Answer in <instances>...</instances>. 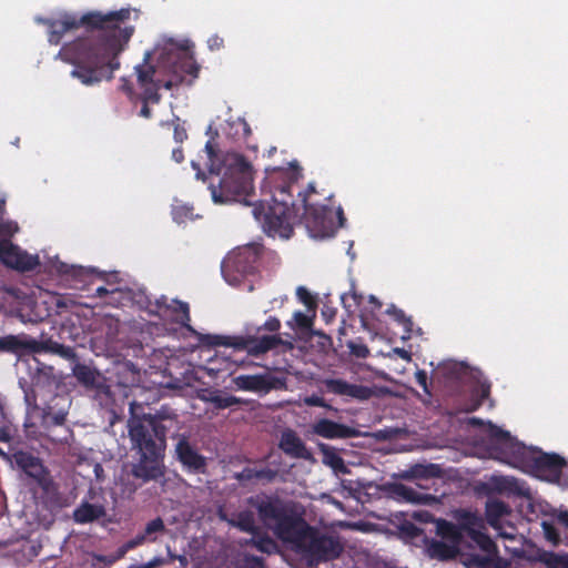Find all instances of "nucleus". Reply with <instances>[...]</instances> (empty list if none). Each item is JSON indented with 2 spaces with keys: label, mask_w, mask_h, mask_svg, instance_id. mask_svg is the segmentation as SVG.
I'll return each instance as SVG.
<instances>
[{
  "label": "nucleus",
  "mask_w": 568,
  "mask_h": 568,
  "mask_svg": "<svg viewBox=\"0 0 568 568\" xmlns=\"http://www.w3.org/2000/svg\"><path fill=\"white\" fill-rule=\"evenodd\" d=\"M205 151L210 173L220 178L216 186L211 183L214 202L253 205L252 213L267 235L290 239L300 220V209L293 200V191L301 176L300 168L296 164L267 168L260 186L261 199L253 200L250 162L239 153H225L220 158L211 141L206 142Z\"/></svg>",
  "instance_id": "obj_1"
},
{
  "label": "nucleus",
  "mask_w": 568,
  "mask_h": 568,
  "mask_svg": "<svg viewBox=\"0 0 568 568\" xmlns=\"http://www.w3.org/2000/svg\"><path fill=\"white\" fill-rule=\"evenodd\" d=\"M132 10L88 11L81 16L64 12L58 19H45L48 41L58 45L65 33L83 28L85 34L65 42L57 58L73 65L71 77L91 87L111 80L120 69V54L135 32L130 23Z\"/></svg>",
  "instance_id": "obj_2"
},
{
  "label": "nucleus",
  "mask_w": 568,
  "mask_h": 568,
  "mask_svg": "<svg viewBox=\"0 0 568 568\" xmlns=\"http://www.w3.org/2000/svg\"><path fill=\"white\" fill-rule=\"evenodd\" d=\"M141 94L152 104L161 101L160 89L172 90L197 78L200 67L187 50L172 39L154 51H145L142 63L134 68Z\"/></svg>",
  "instance_id": "obj_3"
},
{
  "label": "nucleus",
  "mask_w": 568,
  "mask_h": 568,
  "mask_svg": "<svg viewBox=\"0 0 568 568\" xmlns=\"http://www.w3.org/2000/svg\"><path fill=\"white\" fill-rule=\"evenodd\" d=\"M288 544L294 551L306 560L308 566H317L321 562L334 560L344 550L337 538L321 534L316 528L310 526L306 520L302 523Z\"/></svg>",
  "instance_id": "obj_4"
},
{
  "label": "nucleus",
  "mask_w": 568,
  "mask_h": 568,
  "mask_svg": "<svg viewBox=\"0 0 568 568\" xmlns=\"http://www.w3.org/2000/svg\"><path fill=\"white\" fill-rule=\"evenodd\" d=\"M253 506L256 508L261 521L286 544L305 520L292 505L278 497L265 496L257 499Z\"/></svg>",
  "instance_id": "obj_5"
},
{
  "label": "nucleus",
  "mask_w": 568,
  "mask_h": 568,
  "mask_svg": "<svg viewBox=\"0 0 568 568\" xmlns=\"http://www.w3.org/2000/svg\"><path fill=\"white\" fill-rule=\"evenodd\" d=\"M129 436L132 447L141 456L161 458L164 457L166 447V426H158L153 418H140L134 413V405L130 406Z\"/></svg>",
  "instance_id": "obj_6"
},
{
  "label": "nucleus",
  "mask_w": 568,
  "mask_h": 568,
  "mask_svg": "<svg viewBox=\"0 0 568 568\" xmlns=\"http://www.w3.org/2000/svg\"><path fill=\"white\" fill-rule=\"evenodd\" d=\"M129 436L132 447L141 456L161 458L164 457L166 447V426H158L153 418H140L134 413V405L130 406Z\"/></svg>",
  "instance_id": "obj_7"
},
{
  "label": "nucleus",
  "mask_w": 568,
  "mask_h": 568,
  "mask_svg": "<svg viewBox=\"0 0 568 568\" xmlns=\"http://www.w3.org/2000/svg\"><path fill=\"white\" fill-rule=\"evenodd\" d=\"M316 193L314 183H310L304 192L297 193L298 223L305 225L311 236L323 239L332 236L335 231L334 212L332 207L312 200Z\"/></svg>",
  "instance_id": "obj_8"
},
{
  "label": "nucleus",
  "mask_w": 568,
  "mask_h": 568,
  "mask_svg": "<svg viewBox=\"0 0 568 568\" xmlns=\"http://www.w3.org/2000/svg\"><path fill=\"white\" fill-rule=\"evenodd\" d=\"M202 342L209 346H227L246 351L253 356H260L281 345L292 347V343L284 342L278 334L256 336H223L204 335Z\"/></svg>",
  "instance_id": "obj_9"
},
{
  "label": "nucleus",
  "mask_w": 568,
  "mask_h": 568,
  "mask_svg": "<svg viewBox=\"0 0 568 568\" xmlns=\"http://www.w3.org/2000/svg\"><path fill=\"white\" fill-rule=\"evenodd\" d=\"M13 460L43 493V496L50 503L59 500V487L53 480L50 470L43 465L42 460L30 452L18 450L13 455Z\"/></svg>",
  "instance_id": "obj_10"
},
{
  "label": "nucleus",
  "mask_w": 568,
  "mask_h": 568,
  "mask_svg": "<svg viewBox=\"0 0 568 568\" xmlns=\"http://www.w3.org/2000/svg\"><path fill=\"white\" fill-rule=\"evenodd\" d=\"M164 476L161 458L141 456L136 463L131 465L126 478L122 479L123 493L134 494L144 484L159 480Z\"/></svg>",
  "instance_id": "obj_11"
},
{
  "label": "nucleus",
  "mask_w": 568,
  "mask_h": 568,
  "mask_svg": "<svg viewBox=\"0 0 568 568\" xmlns=\"http://www.w3.org/2000/svg\"><path fill=\"white\" fill-rule=\"evenodd\" d=\"M490 450L494 457L504 463L519 462L524 459L525 446L521 445L509 432L488 423Z\"/></svg>",
  "instance_id": "obj_12"
},
{
  "label": "nucleus",
  "mask_w": 568,
  "mask_h": 568,
  "mask_svg": "<svg viewBox=\"0 0 568 568\" xmlns=\"http://www.w3.org/2000/svg\"><path fill=\"white\" fill-rule=\"evenodd\" d=\"M0 261L13 270L29 272L40 265L38 255H31L8 239H0Z\"/></svg>",
  "instance_id": "obj_13"
},
{
  "label": "nucleus",
  "mask_w": 568,
  "mask_h": 568,
  "mask_svg": "<svg viewBox=\"0 0 568 568\" xmlns=\"http://www.w3.org/2000/svg\"><path fill=\"white\" fill-rule=\"evenodd\" d=\"M59 381L53 374L51 367L38 369L31 378L30 390L26 392V400L29 405L33 404L37 406L38 398L45 399L47 397L57 398L55 390L58 388Z\"/></svg>",
  "instance_id": "obj_14"
},
{
  "label": "nucleus",
  "mask_w": 568,
  "mask_h": 568,
  "mask_svg": "<svg viewBox=\"0 0 568 568\" xmlns=\"http://www.w3.org/2000/svg\"><path fill=\"white\" fill-rule=\"evenodd\" d=\"M483 530L484 529H479L477 532L468 537L479 547L480 550L485 552L484 555H471L469 558V565L476 568H500L501 559L498 555L497 546Z\"/></svg>",
  "instance_id": "obj_15"
},
{
  "label": "nucleus",
  "mask_w": 568,
  "mask_h": 568,
  "mask_svg": "<svg viewBox=\"0 0 568 568\" xmlns=\"http://www.w3.org/2000/svg\"><path fill=\"white\" fill-rule=\"evenodd\" d=\"M260 260V247L247 245L237 248L223 263V272L232 271L241 276L253 274Z\"/></svg>",
  "instance_id": "obj_16"
},
{
  "label": "nucleus",
  "mask_w": 568,
  "mask_h": 568,
  "mask_svg": "<svg viewBox=\"0 0 568 568\" xmlns=\"http://www.w3.org/2000/svg\"><path fill=\"white\" fill-rule=\"evenodd\" d=\"M233 383L241 390L267 394L272 389L284 386V381L271 374H242L233 378Z\"/></svg>",
  "instance_id": "obj_17"
},
{
  "label": "nucleus",
  "mask_w": 568,
  "mask_h": 568,
  "mask_svg": "<svg viewBox=\"0 0 568 568\" xmlns=\"http://www.w3.org/2000/svg\"><path fill=\"white\" fill-rule=\"evenodd\" d=\"M155 306L162 316L169 317L172 322L181 325L182 327H185L190 331L192 329L190 325V306L186 302L179 300L169 301L166 296L162 295L161 297L156 298Z\"/></svg>",
  "instance_id": "obj_18"
},
{
  "label": "nucleus",
  "mask_w": 568,
  "mask_h": 568,
  "mask_svg": "<svg viewBox=\"0 0 568 568\" xmlns=\"http://www.w3.org/2000/svg\"><path fill=\"white\" fill-rule=\"evenodd\" d=\"M311 433L325 439H347L358 436V430L354 427L328 418H320L313 423Z\"/></svg>",
  "instance_id": "obj_19"
},
{
  "label": "nucleus",
  "mask_w": 568,
  "mask_h": 568,
  "mask_svg": "<svg viewBox=\"0 0 568 568\" xmlns=\"http://www.w3.org/2000/svg\"><path fill=\"white\" fill-rule=\"evenodd\" d=\"M176 459L190 471L204 473L206 459L199 454L197 449L191 445L186 437H181L175 446Z\"/></svg>",
  "instance_id": "obj_20"
},
{
  "label": "nucleus",
  "mask_w": 568,
  "mask_h": 568,
  "mask_svg": "<svg viewBox=\"0 0 568 568\" xmlns=\"http://www.w3.org/2000/svg\"><path fill=\"white\" fill-rule=\"evenodd\" d=\"M327 393L339 396H347L358 400H367L373 396V390L368 386L351 384L339 378H327L323 382Z\"/></svg>",
  "instance_id": "obj_21"
},
{
  "label": "nucleus",
  "mask_w": 568,
  "mask_h": 568,
  "mask_svg": "<svg viewBox=\"0 0 568 568\" xmlns=\"http://www.w3.org/2000/svg\"><path fill=\"white\" fill-rule=\"evenodd\" d=\"M278 448L287 456L296 459L310 460L313 458L312 453L298 434L292 428H285L281 433Z\"/></svg>",
  "instance_id": "obj_22"
},
{
  "label": "nucleus",
  "mask_w": 568,
  "mask_h": 568,
  "mask_svg": "<svg viewBox=\"0 0 568 568\" xmlns=\"http://www.w3.org/2000/svg\"><path fill=\"white\" fill-rule=\"evenodd\" d=\"M531 466L536 473L558 479L562 467L566 465L565 459L557 454L539 453L532 457Z\"/></svg>",
  "instance_id": "obj_23"
},
{
  "label": "nucleus",
  "mask_w": 568,
  "mask_h": 568,
  "mask_svg": "<svg viewBox=\"0 0 568 568\" xmlns=\"http://www.w3.org/2000/svg\"><path fill=\"white\" fill-rule=\"evenodd\" d=\"M509 506L501 500L494 499L486 503L485 517L486 521L496 529L504 538L513 539L514 534L501 530V519L510 514Z\"/></svg>",
  "instance_id": "obj_24"
},
{
  "label": "nucleus",
  "mask_w": 568,
  "mask_h": 568,
  "mask_svg": "<svg viewBox=\"0 0 568 568\" xmlns=\"http://www.w3.org/2000/svg\"><path fill=\"white\" fill-rule=\"evenodd\" d=\"M106 515L105 507L100 504L82 501L74 510L72 518L77 524L93 523Z\"/></svg>",
  "instance_id": "obj_25"
},
{
  "label": "nucleus",
  "mask_w": 568,
  "mask_h": 568,
  "mask_svg": "<svg viewBox=\"0 0 568 568\" xmlns=\"http://www.w3.org/2000/svg\"><path fill=\"white\" fill-rule=\"evenodd\" d=\"M317 448L322 454V463L332 468L334 473L347 474L349 471L335 447L325 443H318Z\"/></svg>",
  "instance_id": "obj_26"
},
{
  "label": "nucleus",
  "mask_w": 568,
  "mask_h": 568,
  "mask_svg": "<svg viewBox=\"0 0 568 568\" xmlns=\"http://www.w3.org/2000/svg\"><path fill=\"white\" fill-rule=\"evenodd\" d=\"M456 520V526L460 528L463 537H469L479 529H485L483 518L467 510L457 511Z\"/></svg>",
  "instance_id": "obj_27"
},
{
  "label": "nucleus",
  "mask_w": 568,
  "mask_h": 568,
  "mask_svg": "<svg viewBox=\"0 0 568 568\" xmlns=\"http://www.w3.org/2000/svg\"><path fill=\"white\" fill-rule=\"evenodd\" d=\"M68 413L64 409L53 410V407L47 404L42 408L40 426L47 432L51 433L54 428L65 425Z\"/></svg>",
  "instance_id": "obj_28"
},
{
  "label": "nucleus",
  "mask_w": 568,
  "mask_h": 568,
  "mask_svg": "<svg viewBox=\"0 0 568 568\" xmlns=\"http://www.w3.org/2000/svg\"><path fill=\"white\" fill-rule=\"evenodd\" d=\"M0 353L20 355L29 353V336L6 335L0 337Z\"/></svg>",
  "instance_id": "obj_29"
},
{
  "label": "nucleus",
  "mask_w": 568,
  "mask_h": 568,
  "mask_svg": "<svg viewBox=\"0 0 568 568\" xmlns=\"http://www.w3.org/2000/svg\"><path fill=\"white\" fill-rule=\"evenodd\" d=\"M392 491L397 497L402 498L403 500L412 504H429L430 501L435 500V497L429 494H422L418 493L413 487L406 486L404 484H394L392 487Z\"/></svg>",
  "instance_id": "obj_30"
},
{
  "label": "nucleus",
  "mask_w": 568,
  "mask_h": 568,
  "mask_svg": "<svg viewBox=\"0 0 568 568\" xmlns=\"http://www.w3.org/2000/svg\"><path fill=\"white\" fill-rule=\"evenodd\" d=\"M428 554L432 558L440 560L453 559L458 554V545L444 540H432L428 546Z\"/></svg>",
  "instance_id": "obj_31"
},
{
  "label": "nucleus",
  "mask_w": 568,
  "mask_h": 568,
  "mask_svg": "<svg viewBox=\"0 0 568 568\" xmlns=\"http://www.w3.org/2000/svg\"><path fill=\"white\" fill-rule=\"evenodd\" d=\"M436 534L444 539L445 541L460 545L463 541V536L460 534V528L445 519H438L436 521Z\"/></svg>",
  "instance_id": "obj_32"
},
{
  "label": "nucleus",
  "mask_w": 568,
  "mask_h": 568,
  "mask_svg": "<svg viewBox=\"0 0 568 568\" xmlns=\"http://www.w3.org/2000/svg\"><path fill=\"white\" fill-rule=\"evenodd\" d=\"M233 527L239 528L241 531L256 535L260 527L255 524L254 514L251 510H243L235 514L227 520Z\"/></svg>",
  "instance_id": "obj_33"
},
{
  "label": "nucleus",
  "mask_w": 568,
  "mask_h": 568,
  "mask_svg": "<svg viewBox=\"0 0 568 568\" xmlns=\"http://www.w3.org/2000/svg\"><path fill=\"white\" fill-rule=\"evenodd\" d=\"M490 387H491V385L489 382H487V381L480 382L471 390L470 403L466 406L465 412L471 413V412L477 410L483 405V402L489 396Z\"/></svg>",
  "instance_id": "obj_34"
},
{
  "label": "nucleus",
  "mask_w": 568,
  "mask_h": 568,
  "mask_svg": "<svg viewBox=\"0 0 568 568\" xmlns=\"http://www.w3.org/2000/svg\"><path fill=\"white\" fill-rule=\"evenodd\" d=\"M312 313V315H307L302 311H296L292 320L287 322V325L297 332L311 333L315 318V312Z\"/></svg>",
  "instance_id": "obj_35"
},
{
  "label": "nucleus",
  "mask_w": 568,
  "mask_h": 568,
  "mask_svg": "<svg viewBox=\"0 0 568 568\" xmlns=\"http://www.w3.org/2000/svg\"><path fill=\"white\" fill-rule=\"evenodd\" d=\"M248 542L262 552L273 554L277 550L276 542L268 535L262 534L260 528L256 535H252Z\"/></svg>",
  "instance_id": "obj_36"
},
{
  "label": "nucleus",
  "mask_w": 568,
  "mask_h": 568,
  "mask_svg": "<svg viewBox=\"0 0 568 568\" xmlns=\"http://www.w3.org/2000/svg\"><path fill=\"white\" fill-rule=\"evenodd\" d=\"M60 343L49 338L45 341H37L29 337V353H51L55 354Z\"/></svg>",
  "instance_id": "obj_37"
},
{
  "label": "nucleus",
  "mask_w": 568,
  "mask_h": 568,
  "mask_svg": "<svg viewBox=\"0 0 568 568\" xmlns=\"http://www.w3.org/2000/svg\"><path fill=\"white\" fill-rule=\"evenodd\" d=\"M166 530L165 524L161 517H156L145 525L142 531L148 537L149 542H155L158 536L164 534Z\"/></svg>",
  "instance_id": "obj_38"
},
{
  "label": "nucleus",
  "mask_w": 568,
  "mask_h": 568,
  "mask_svg": "<svg viewBox=\"0 0 568 568\" xmlns=\"http://www.w3.org/2000/svg\"><path fill=\"white\" fill-rule=\"evenodd\" d=\"M541 560L548 568H568L567 555L547 551L541 556Z\"/></svg>",
  "instance_id": "obj_39"
},
{
  "label": "nucleus",
  "mask_w": 568,
  "mask_h": 568,
  "mask_svg": "<svg viewBox=\"0 0 568 568\" xmlns=\"http://www.w3.org/2000/svg\"><path fill=\"white\" fill-rule=\"evenodd\" d=\"M255 484L261 483L263 485L273 483L278 476V470L270 467L255 468L254 467Z\"/></svg>",
  "instance_id": "obj_40"
},
{
  "label": "nucleus",
  "mask_w": 568,
  "mask_h": 568,
  "mask_svg": "<svg viewBox=\"0 0 568 568\" xmlns=\"http://www.w3.org/2000/svg\"><path fill=\"white\" fill-rule=\"evenodd\" d=\"M212 403L219 409H225L241 403V399L233 395H217L212 398Z\"/></svg>",
  "instance_id": "obj_41"
},
{
  "label": "nucleus",
  "mask_w": 568,
  "mask_h": 568,
  "mask_svg": "<svg viewBox=\"0 0 568 568\" xmlns=\"http://www.w3.org/2000/svg\"><path fill=\"white\" fill-rule=\"evenodd\" d=\"M139 417L153 418L158 426H165L163 422L168 419L172 420L175 417V414H173L169 408L162 406L161 409H159L155 414H143Z\"/></svg>",
  "instance_id": "obj_42"
},
{
  "label": "nucleus",
  "mask_w": 568,
  "mask_h": 568,
  "mask_svg": "<svg viewBox=\"0 0 568 568\" xmlns=\"http://www.w3.org/2000/svg\"><path fill=\"white\" fill-rule=\"evenodd\" d=\"M233 478L242 486L255 484L254 467H244L241 471L234 473Z\"/></svg>",
  "instance_id": "obj_43"
},
{
  "label": "nucleus",
  "mask_w": 568,
  "mask_h": 568,
  "mask_svg": "<svg viewBox=\"0 0 568 568\" xmlns=\"http://www.w3.org/2000/svg\"><path fill=\"white\" fill-rule=\"evenodd\" d=\"M388 313L393 314L395 320L403 324L405 332L407 334H410L413 331V321L410 317H407L405 312L402 310L396 308L394 305L392 306V310H388Z\"/></svg>",
  "instance_id": "obj_44"
},
{
  "label": "nucleus",
  "mask_w": 568,
  "mask_h": 568,
  "mask_svg": "<svg viewBox=\"0 0 568 568\" xmlns=\"http://www.w3.org/2000/svg\"><path fill=\"white\" fill-rule=\"evenodd\" d=\"M304 403L307 406L322 407V408L328 409V410L334 412V413L338 412V409L336 407H333L322 396H318L316 394H312L310 396H306L304 398Z\"/></svg>",
  "instance_id": "obj_45"
},
{
  "label": "nucleus",
  "mask_w": 568,
  "mask_h": 568,
  "mask_svg": "<svg viewBox=\"0 0 568 568\" xmlns=\"http://www.w3.org/2000/svg\"><path fill=\"white\" fill-rule=\"evenodd\" d=\"M347 347L349 353L357 358H366L369 355L368 347L361 341H348Z\"/></svg>",
  "instance_id": "obj_46"
},
{
  "label": "nucleus",
  "mask_w": 568,
  "mask_h": 568,
  "mask_svg": "<svg viewBox=\"0 0 568 568\" xmlns=\"http://www.w3.org/2000/svg\"><path fill=\"white\" fill-rule=\"evenodd\" d=\"M296 295L298 300L307 307L308 311L315 312L316 301L305 287H297Z\"/></svg>",
  "instance_id": "obj_47"
},
{
  "label": "nucleus",
  "mask_w": 568,
  "mask_h": 568,
  "mask_svg": "<svg viewBox=\"0 0 568 568\" xmlns=\"http://www.w3.org/2000/svg\"><path fill=\"white\" fill-rule=\"evenodd\" d=\"M172 125L174 129L173 138H174L175 142L182 143L183 141H185L187 139V132H186L185 128L181 124V120L179 116H175L172 120Z\"/></svg>",
  "instance_id": "obj_48"
},
{
  "label": "nucleus",
  "mask_w": 568,
  "mask_h": 568,
  "mask_svg": "<svg viewBox=\"0 0 568 568\" xmlns=\"http://www.w3.org/2000/svg\"><path fill=\"white\" fill-rule=\"evenodd\" d=\"M438 473V468L435 465L422 466L417 465L413 468V474L417 477H434Z\"/></svg>",
  "instance_id": "obj_49"
},
{
  "label": "nucleus",
  "mask_w": 568,
  "mask_h": 568,
  "mask_svg": "<svg viewBox=\"0 0 568 568\" xmlns=\"http://www.w3.org/2000/svg\"><path fill=\"white\" fill-rule=\"evenodd\" d=\"M145 542H149L148 537L144 536L143 532H140L135 535L133 538L129 539L121 548L122 554H125L126 551L134 549Z\"/></svg>",
  "instance_id": "obj_50"
},
{
  "label": "nucleus",
  "mask_w": 568,
  "mask_h": 568,
  "mask_svg": "<svg viewBox=\"0 0 568 568\" xmlns=\"http://www.w3.org/2000/svg\"><path fill=\"white\" fill-rule=\"evenodd\" d=\"M18 231L17 224L10 222V221H0V239H8Z\"/></svg>",
  "instance_id": "obj_51"
},
{
  "label": "nucleus",
  "mask_w": 568,
  "mask_h": 568,
  "mask_svg": "<svg viewBox=\"0 0 568 568\" xmlns=\"http://www.w3.org/2000/svg\"><path fill=\"white\" fill-rule=\"evenodd\" d=\"M74 374L78 377V379L83 383H91L93 381L92 372L84 365L77 366V368L74 369Z\"/></svg>",
  "instance_id": "obj_52"
},
{
  "label": "nucleus",
  "mask_w": 568,
  "mask_h": 568,
  "mask_svg": "<svg viewBox=\"0 0 568 568\" xmlns=\"http://www.w3.org/2000/svg\"><path fill=\"white\" fill-rule=\"evenodd\" d=\"M281 328V322L275 316H270L265 323L257 328V333H260L261 329L268 331L272 333L278 332Z\"/></svg>",
  "instance_id": "obj_53"
},
{
  "label": "nucleus",
  "mask_w": 568,
  "mask_h": 568,
  "mask_svg": "<svg viewBox=\"0 0 568 568\" xmlns=\"http://www.w3.org/2000/svg\"><path fill=\"white\" fill-rule=\"evenodd\" d=\"M11 438L9 428L4 425L3 407L0 404V442L7 443Z\"/></svg>",
  "instance_id": "obj_54"
},
{
  "label": "nucleus",
  "mask_w": 568,
  "mask_h": 568,
  "mask_svg": "<svg viewBox=\"0 0 568 568\" xmlns=\"http://www.w3.org/2000/svg\"><path fill=\"white\" fill-rule=\"evenodd\" d=\"M415 378H416L417 384L424 389V392L430 396L432 394H430L428 383H427V381H428L427 373L424 369H419L416 372Z\"/></svg>",
  "instance_id": "obj_55"
},
{
  "label": "nucleus",
  "mask_w": 568,
  "mask_h": 568,
  "mask_svg": "<svg viewBox=\"0 0 568 568\" xmlns=\"http://www.w3.org/2000/svg\"><path fill=\"white\" fill-rule=\"evenodd\" d=\"M55 355H59L60 357L71 361L75 358V352L71 346H65L63 344H60L58 347V351Z\"/></svg>",
  "instance_id": "obj_56"
},
{
  "label": "nucleus",
  "mask_w": 568,
  "mask_h": 568,
  "mask_svg": "<svg viewBox=\"0 0 568 568\" xmlns=\"http://www.w3.org/2000/svg\"><path fill=\"white\" fill-rule=\"evenodd\" d=\"M142 101V108L140 110V115L150 119L152 115V110L149 106V103H151V100H146V94H140L138 97Z\"/></svg>",
  "instance_id": "obj_57"
},
{
  "label": "nucleus",
  "mask_w": 568,
  "mask_h": 568,
  "mask_svg": "<svg viewBox=\"0 0 568 568\" xmlns=\"http://www.w3.org/2000/svg\"><path fill=\"white\" fill-rule=\"evenodd\" d=\"M207 45L211 51L220 50L224 45V40L217 34H213L207 39Z\"/></svg>",
  "instance_id": "obj_58"
},
{
  "label": "nucleus",
  "mask_w": 568,
  "mask_h": 568,
  "mask_svg": "<svg viewBox=\"0 0 568 568\" xmlns=\"http://www.w3.org/2000/svg\"><path fill=\"white\" fill-rule=\"evenodd\" d=\"M121 81H122L121 90L129 97L130 100H133L139 97L134 92L132 83L128 79L122 78Z\"/></svg>",
  "instance_id": "obj_59"
},
{
  "label": "nucleus",
  "mask_w": 568,
  "mask_h": 568,
  "mask_svg": "<svg viewBox=\"0 0 568 568\" xmlns=\"http://www.w3.org/2000/svg\"><path fill=\"white\" fill-rule=\"evenodd\" d=\"M245 564L247 568H265L263 559L255 556H247L245 558Z\"/></svg>",
  "instance_id": "obj_60"
},
{
  "label": "nucleus",
  "mask_w": 568,
  "mask_h": 568,
  "mask_svg": "<svg viewBox=\"0 0 568 568\" xmlns=\"http://www.w3.org/2000/svg\"><path fill=\"white\" fill-rule=\"evenodd\" d=\"M172 159L176 162V163H181L183 162L184 160V153H183V149L181 146H178L175 149H173L172 151Z\"/></svg>",
  "instance_id": "obj_61"
},
{
  "label": "nucleus",
  "mask_w": 568,
  "mask_h": 568,
  "mask_svg": "<svg viewBox=\"0 0 568 568\" xmlns=\"http://www.w3.org/2000/svg\"><path fill=\"white\" fill-rule=\"evenodd\" d=\"M182 215H186V209L184 206H176L173 210V217L175 221L181 222Z\"/></svg>",
  "instance_id": "obj_62"
},
{
  "label": "nucleus",
  "mask_w": 568,
  "mask_h": 568,
  "mask_svg": "<svg viewBox=\"0 0 568 568\" xmlns=\"http://www.w3.org/2000/svg\"><path fill=\"white\" fill-rule=\"evenodd\" d=\"M336 311L334 308L326 307L322 311V315L328 323L335 317Z\"/></svg>",
  "instance_id": "obj_63"
},
{
  "label": "nucleus",
  "mask_w": 568,
  "mask_h": 568,
  "mask_svg": "<svg viewBox=\"0 0 568 568\" xmlns=\"http://www.w3.org/2000/svg\"><path fill=\"white\" fill-rule=\"evenodd\" d=\"M558 520L560 524L568 528V510L561 511L558 516Z\"/></svg>",
  "instance_id": "obj_64"
}]
</instances>
